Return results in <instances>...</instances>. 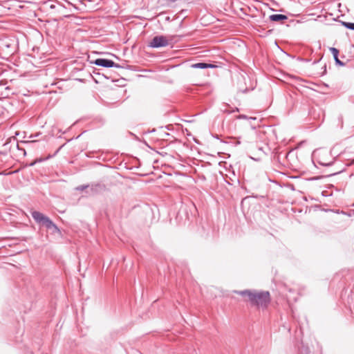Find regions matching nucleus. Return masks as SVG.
<instances>
[{
	"label": "nucleus",
	"mask_w": 354,
	"mask_h": 354,
	"mask_svg": "<svg viewBox=\"0 0 354 354\" xmlns=\"http://www.w3.org/2000/svg\"><path fill=\"white\" fill-rule=\"evenodd\" d=\"M342 25L348 29L354 30V23L342 21Z\"/></svg>",
	"instance_id": "obj_10"
},
{
	"label": "nucleus",
	"mask_w": 354,
	"mask_h": 354,
	"mask_svg": "<svg viewBox=\"0 0 354 354\" xmlns=\"http://www.w3.org/2000/svg\"><path fill=\"white\" fill-rule=\"evenodd\" d=\"M39 134H40L39 133H36V134H31V135L29 136V138L33 139V138H36V137L39 136Z\"/></svg>",
	"instance_id": "obj_12"
},
{
	"label": "nucleus",
	"mask_w": 354,
	"mask_h": 354,
	"mask_svg": "<svg viewBox=\"0 0 354 354\" xmlns=\"http://www.w3.org/2000/svg\"><path fill=\"white\" fill-rule=\"evenodd\" d=\"M242 296L247 295L252 305L258 308H266L270 303V293L267 291L252 292L250 290H243L239 292Z\"/></svg>",
	"instance_id": "obj_1"
},
{
	"label": "nucleus",
	"mask_w": 354,
	"mask_h": 354,
	"mask_svg": "<svg viewBox=\"0 0 354 354\" xmlns=\"http://www.w3.org/2000/svg\"><path fill=\"white\" fill-rule=\"evenodd\" d=\"M93 63L100 66L106 67V68H120V66L118 64L115 63L113 61L106 59L99 58L96 59Z\"/></svg>",
	"instance_id": "obj_3"
},
{
	"label": "nucleus",
	"mask_w": 354,
	"mask_h": 354,
	"mask_svg": "<svg viewBox=\"0 0 354 354\" xmlns=\"http://www.w3.org/2000/svg\"><path fill=\"white\" fill-rule=\"evenodd\" d=\"M27 142H35V140H30V141H27Z\"/></svg>",
	"instance_id": "obj_14"
},
{
	"label": "nucleus",
	"mask_w": 354,
	"mask_h": 354,
	"mask_svg": "<svg viewBox=\"0 0 354 354\" xmlns=\"http://www.w3.org/2000/svg\"><path fill=\"white\" fill-rule=\"evenodd\" d=\"M269 19L272 21H282L286 20L288 19V17L284 15L274 14V15H271L269 17Z\"/></svg>",
	"instance_id": "obj_8"
},
{
	"label": "nucleus",
	"mask_w": 354,
	"mask_h": 354,
	"mask_svg": "<svg viewBox=\"0 0 354 354\" xmlns=\"http://www.w3.org/2000/svg\"><path fill=\"white\" fill-rule=\"evenodd\" d=\"M239 118H245L248 120L250 124L252 126V128H255L257 126H259V123L261 121V118H257L256 116H250L247 117L245 115H240L239 116Z\"/></svg>",
	"instance_id": "obj_5"
},
{
	"label": "nucleus",
	"mask_w": 354,
	"mask_h": 354,
	"mask_svg": "<svg viewBox=\"0 0 354 354\" xmlns=\"http://www.w3.org/2000/svg\"><path fill=\"white\" fill-rule=\"evenodd\" d=\"M330 50L333 55V57H334L336 64H337L339 66H344L345 65L344 63L342 62V61H340L338 58L339 50L335 48H330Z\"/></svg>",
	"instance_id": "obj_7"
},
{
	"label": "nucleus",
	"mask_w": 354,
	"mask_h": 354,
	"mask_svg": "<svg viewBox=\"0 0 354 354\" xmlns=\"http://www.w3.org/2000/svg\"><path fill=\"white\" fill-rule=\"evenodd\" d=\"M88 187V185H80V186L77 187L76 189L79 190V191H83L85 189H86Z\"/></svg>",
	"instance_id": "obj_11"
},
{
	"label": "nucleus",
	"mask_w": 354,
	"mask_h": 354,
	"mask_svg": "<svg viewBox=\"0 0 354 354\" xmlns=\"http://www.w3.org/2000/svg\"><path fill=\"white\" fill-rule=\"evenodd\" d=\"M31 215L37 223L41 224L44 226L46 223V221L49 219L48 217L37 211L31 212Z\"/></svg>",
	"instance_id": "obj_4"
},
{
	"label": "nucleus",
	"mask_w": 354,
	"mask_h": 354,
	"mask_svg": "<svg viewBox=\"0 0 354 354\" xmlns=\"http://www.w3.org/2000/svg\"><path fill=\"white\" fill-rule=\"evenodd\" d=\"M192 67L194 68H214V66L211 64L200 62V63L194 64L192 65Z\"/></svg>",
	"instance_id": "obj_9"
},
{
	"label": "nucleus",
	"mask_w": 354,
	"mask_h": 354,
	"mask_svg": "<svg viewBox=\"0 0 354 354\" xmlns=\"http://www.w3.org/2000/svg\"><path fill=\"white\" fill-rule=\"evenodd\" d=\"M41 159H39V160H36L34 162L31 163L30 165L32 166L35 165V162H41Z\"/></svg>",
	"instance_id": "obj_13"
},
{
	"label": "nucleus",
	"mask_w": 354,
	"mask_h": 354,
	"mask_svg": "<svg viewBox=\"0 0 354 354\" xmlns=\"http://www.w3.org/2000/svg\"><path fill=\"white\" fill-rule=\"evenodd\" d=\"M46 223L45 224V227L49 230H51L52 233H59V230L57 227V226L49 218L46 221Z\"/></svg>",
	"instance_id": "obj_6"
},
{
	"label": "nucleus",
	"mask_w": 354,
	"mask_h": 354,
	"mask_svg": "<svg viewBox=\"0 0 354 354\" xmlns=\"http://www.w3.org/2000/svg\"><path fill=\"white\" fill-rule=\"evenodd\" d=\"M169 45V41L165 36L160 35L154 37L149 43L151 48L165 47Z\"/></svg>",
	"instance_id": "obj_2"
}]
</instances>
